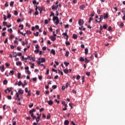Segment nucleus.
<instances>
[{"mask_svg":"<svg viewBox=\"0 0 125 125\" xmlns=\"http://www.w3.org/2000/svg\"><path fill=\"white\" fill-rule=\"evenodd\" d=\"M78 23H79V25H80V26H83V20L82 19H80L79 20Z\"/></svg>","mask_w":125,"mask_h":125,"instance_id":"nucleus-1","label":"nucleus"},{"mask_svg":"<svg viewBox=\"0 0 125 125\" xmlns=\"http://www.w3.org/2000/svg\"><path fill=\"white\" fill-rule=\"evenodd\" d=\"M18 92L19 94H21L22 95V94L24 93V90H22L21 88H20L18 90Z\"/></svg>","mask_w":125,"mask_h":125,"instance_id":"nucleus-2","label":"nucleus"},{"mask_svg":"<svg viewBox=\"0 0 125 125\" xmlns=\"http://www.w3.org/2000/svg\"><path fill=\"white\" fill-rule=\"evenodd\" d=\"M50 39L51 40V41H53V42H54V41L56 40V37H55L53 36H51Z\"/></svg>","mask_w":125,"mask_h":125,"instance_id":"nucleus-3","label":"nucleus"},{"mask_svg":"<svg viewBox=\"0 0 125 125\" xmlns=\"http://www.w3.org/2000/svg\"><path fill=\"white\" fill-rule=\"evenodd\" d=\"M108 15H109V14L108 13H107L106 14H104V19H107V18H108L109 17H108Z\"/></svg>","mask_w":125,"mask_h":125,"instance_id":"nucleus-4","label":"nucleus"},{"mask_svg":"<svg viewBox=\"0 0 125 125\" xmlns=\"http://www.w3.org/2000/svg\"><path fill=\"white\" fill-rule=\"evenodd\" d=\"M34 112H36V109L33 108L32 110L29 111V114H34Z\"/></svg>","mask_w":125,"mask_h":125,"instance_id":"nucleus-5","label":"nucleus"},{"mask_svg":"<svg viewBox=\"0 0 125 125\" xmlns=\"http://www.w3.org/2000/svg\"><path fill=\"white\" fill-rule=\"evenodd\" d=\"M16 65L17 66H22V63L21 62L19 61L16 62Z\"/></svg>","mask_w":125,"mask_h":125,"instance_id":"nucleus-6","label":"nucleus"},{"mask_svg":"<svg viewBox=\"0 0 125 125\" xmlns=\"http://www.w3.org/2000/svg\"><path fill=\"white\" fill-rule=\"evenodd\" d=\"M38 10H39V11H44V7H39L38 8Z\"/></svg>","mask_w":125,"mask_h":125,"instance_id":"nucleus-7","label":"nucleus"},{"mask_svg":"<svg viewBox=\"0 0 125 125\" xmlns=\"http://www.w3.org/2000/svg\"><path fill=\"white\" fill-rule=\"evenodd\" d=\"M29 60H32V61H36V58L35 57H32V56L29 58Z\"/></svg>","mask_w":125,"mask_h":125,"instance_id":"nucleus-8","label":"nucleus"},{"mask_svg":"<svg viewBox=\"0 0 125 125\" xmlns=\"http://www.w3.org/2000/svg\"><path fill=\"white\" fill-rule=\"evenodd\" d=\"M41 63H44V62H45V59L44 58H41Z\"/></svg>","mask_w":125,"mask_h":125,"instance_id":"nucleus-9","label":"nucleus"},{"mask_svg":"<svg viewBox=\"0 0 125 125\" xmlns=\"http://www.w3.org/2000/svg\"><path fill=\"white\" fill-rule=\"evenodd\" d=\"M0 68L1 69V71L2 72H4V65H2V66H0Z\"/></svg>","mask_w":125,"mask_h":125,"instance_id":"nucleus-10","label":"nucleus"},{"mask_svg":"<svg viewBox=\"0 0 125 125\" xmlns=\"http://www.w3.org/2000/svg\"><path fill=\"white\" fill-rule=\"evenodd\" d=\"M41 119L40 115L39 116H38V117L36 118V122L37 124H39V122H40V120Z\"/></svg>","mask_w":125,"mask_h":125,"instance_id":"nucleus-11","label":"nucleus"},{"mask_svg":"<svg viewBox=\"0 0 125 125\" xmlns=\"http://www.w3.org/2000/svg\"><path fill=\"white\" fill-rule=\"evenodd\" d=\"M47 103H48L50 105H52V104H53V101L50 100V101H47Z\"/></svg>","mask_w":125,"mask_h":125,"instance_id":"nucleus-12","label":"nucleus"},{"mask_svg":"<svg viewBox=\"0 0 125 125\" xmlns=\"http://www.w3.org/2000/svg\"><path fill=\"white\" fill-rule=\"evenodd\" d=\"M30 116L31 117H32L33 120H35L37 118V117H36V116H34V114H30Z\"/></svg>","mask_w":125,"mask_h":125,"instance_id":"nucleus-13","label":"nucleus"},{"mask_svg":"<svg viewBox=\"0 0 125 125\" xmlns=\"http://www.w3.org/2000/svg\"><path fill=\"white\" fill-rule=\"evenodd\" d=\"M18 55V54H17V53L15 52H14L13 53V57H17V56Z\"/></svg>","mask_w":125,"mask_h":125,"instance_id":"nucleus-14","label":"nucleus"},{"mask_svg":"<svg viewBox=\"0 0 125 125\" xmlns=\"http://www.w3.org/2000/svg\"><path fill=\"white\" fill-rule=\"evenodd\" d=\"M80 61L81 62H84V59L83 57H81L80 58Z\"/></svg>","mask_w":125,"mask_h":125,"instance_id":"nucleus-15","label":"nucleus"},{"mask_svg":"<svg viewBox=\"0 0 125 125\" xmlns=\"http://www.w3.org/2000/svg\"><path fill=\"white\" fill-rule=\"evenodd\" d=\"M52 10H57V8H56V6L53 5L52 6Z\"/></svg>","mask_w":125,"mask_h":125,"instance_id":"nucleus-16","label":"nucleus"},{"mask_svg":"<svg viewBox=\"0 0 125 125\" xmlns=\"http://www.w3.org/2000/svg\"><path fill=\"white\" fill-rule=\"evenodd\" d=\"M59 22H60V21H59V19H58L56 20V22H55V24L56 25V26H57V25H58V24H59Z\"/></svg>","mask_w":125,"mask_h":125,"instance_id":"nucleus-17","label":"nucleus"},{"mask_svg":"<svg viewBox=\"0 0 125 125\" xmlns=\"http://www.w3.org/2000/svg\"><path fill=\"white\" fill-rule=\"evenodd\" d=\"M84 8H85V6H84V5H82L81 6H80V9L83 10Z\"/></svg>","mask_w":125,"mask_h":125,"instance_id":"nucleus-18","label":"nucleus"},{"mask_svg":"<svg viewBox=\"0 0 125 125\" xmlns=\"http://www.w3.org/2000/svg\"><path fill=\"white\" fill-rule=\"evenodd\" d=\"M59 19L58 17L54 16L53 18V21H55V20H57Z\"/></svg>","mask_w":125,"mask_h":125,"instance_id":"nucleus-19","label":"nucleus"},{"mask_svg":"<svg viewBox=\"0 0 125 125\" xmlns=\"http://www.w3.org/2000/svg\"><path fill=\"white\" fill-rule=\"evenodd\" d=\"M63 72L65 74H68V73H69V70L66 68L63 70Z\"/></svg>","mask_w":125,"mask_h":125,"instance_id":"nucleus-20","label":"nucleus"},{"mask_svg":"<svg viewBox=\"0 0 125 125\" xmlns=\"http://www.w3.org/2000/svg\"><path fill=\"white\" fill-rule=\"evenodd\" d=\"M104 16L103 15H101L99 18V20H100V22L102 21L103 20V18H104Z\"/></svg>","mask_w":125,"mask_h":125,"instance_id":"nucleus-21","label":"nucleus"},{"mask_svg":"<svg viewBox=\"0 0 125 125\" xmlns=\"http://www.w3.org/2000/svg\"><path fill=\"white\" fill-rule=\"evenodd\" d=\"M73 38L75 39V40H77V39H78V36L76 34H73Z\"/></svg>","mask_w":125,"mask_h":125,"instance_id":"nucleus-22","label":"nucleus"},{"mask_svg":"<svg viewBox=\"0 0 125 125\" xmlns=\"http://www.w3.org/2000/svg\"><path fill=\"white\" fill-rule=\"evenodd\" d=\"M64 108H62V110L63 111H66L67 110V107L68 106V105L66 104H64Z\"/></svg>","mask_w":125,"mask_h":125,"instance_id":"nucleus-23","label":"nucleus"},{"mask_svg":"<svg viewBox=\"0 0 125 125\" xmlns=\"http://www.w3.org/2000/svg\"><path fill=\"white\" fill-rule=\"evenodd\" d=\"M51 53H52V54H53V55H55V50H54V49H52L51 51Z\"/></svg>","mask_w":125,"mask_h":125,"instance_id":"nucleus-24","label":"nucleus"},{"mask_svg":"<svg viewBox=\"0 0 125 125\" xmlns=\"http://www.w3.org/2000/svg\"><path fill=\"white\" fill-rule=\"evenodd\" d=\"M64 124L65 125H69V121H68V120H65V121H64Z\"/></svg>","mask_w":125,"mask_h":125,"instance_id":"nucleus-25","label":"nucleus"},{"mask_svg":"<svg viewBox=\"0 0 125 125\" xmlns=\"http://www.w3.org/2000/svg\"><path fill=\"white\" fill-rule=\"evenodd\" d=\"M88 53V49L87 48H85V54H87Z\"/></svg>","mask_w":125,"mask_h":125,"instance_id":"nucleus-26","label":"nucleus"},{"mask_svg":"<svg viewBox=\"0 0 125 125\" xmlns=\"http://www.w3.org/2000/svg\"><path fill=\"white\" fill-rule=\"evenodd\" d=\"M64 65H65L66 67H67V66L68 65H70V63L66 62H64Z\"/></svg>","mask_w":125,"mask_h":125,"instance_id":"nucleus-27","label":"nucleus"},{"mask_svg":"<svg viewBox=\"0 0 125 125\" xmlns=\"http://www.w3.org/2000/svg\"><path fill=\"white\" fill-rule=\"evenodd\" d=\"M26 93H28V94L27 95V97L31 96V90H29Z\"/></svg>","mask_w":125,"mask_h":125,"instance_id":"nucleus-28","label":"nucleus"},{"mask_svg":"<svg viewBox=\"0 0 125 125\" xmlns=\"http://www.w3.org/2000/svg\"><path fill=\"white\" fill-rule=\"evenodd\" d=\"M50 113H48L47 116V120H49L50 119Z\"/></svg>","mask_w":125,"mask_h":125,"instance_id":"nucleus-29","label":"nucleus"},{"mask_svg":"<svg viewBox=\"0 0 125 125\" xmlns=\"http://www.w3.org/2000/svg\"><path fill=\"white\" fill-rule=\"evenodd\" d=\"M69 51H66V52H65V56L66 57H68V56H69Z\"/></svg>","mask_w":125,"mask_h":125,"instance_id":"nucleus-30","label":"nucleus"},{"mask_svg":"<svg viewBox=\"0 0 125 125\" xmlns=\"http://www.w3.org/2000/svg\"><path fill=\"white\" fill-rule=\"evenodd\" d=\"M18 79H21V73H18Z\"/></svg>","mask_w":125,"mask_h":125,"instance_id":"nucleus-31","label":"nucleus"},{"mask_svg":"<svg viewBox=\"0 0 125 125\" xmlns=\"http://www.w3.org/2000/svg\"><path fill=\"white\" fill-rule=\"evenodd\" d=\"M8 32H9V33H10V34H11L12 33V32H13V31L12 30V28L8 29Z\"/></svg>","mask_w":125,"mask_h":125,"instance_id":"nucleus-32","label":"nucleus"},{"mask_svg":"<svg viewBox=\"0 0 125 125\" xmlns=\"http://www.w3.org/2000/svg\"><path fill=\"white\" fill-rule=\"evenodd\" d=\"M21 84H22V82H21V81H20L19 82V83H18V85L19 86H20V85H21Z\"/></svg>","mask_w":125,"mask_h":125,"instance_id":"nucleus-33","label":"nucleus"},{"mask_svg":"<svg viewBox=\"0 0 125 125\" xmlns=\"http://www.w3.org/2000/svg\"><path fill=\"white\" fill-rule=\"evenodd\" d=\"M34 35L35 37H39V32H36V33H34Z\"/></svg>","mask_w":125,"mask_h":125,"instance_id":"nucleus-34","label":"nucleus"},{"mask_svg":"<svg viewBox=\"0 0 125 125\" xmlns=\"http://www.w3.org/2000/svg\"><path fill=\"white\" fill-rule=\"evenodd\" d=\"M91 20H93V18L90 17L88 21V23H91Z\"/></svg>","mask_w":125,"mask_h":125,"instance_id":"nucleus-35","label":"nucleus"},{"mask_svg":"<svg viewBox=\"0 0 125 125\" xmlns=\"http://www.w3.org/2000/svg\"><path fill=\"white\" fill-rule=\"evenodd\" d=\"M7 83H8V82L7 81V80H4L3 83V84H7Z\"/></svg>","mask_w":125,"mask_h":125,"instance_id":"nucleus-36","label":"nucleus"},{"mask_svg":"<svg viewBox=\"0 0 125 125\" xmlns=\"http://www.w3.org/2000/svg\"><path fill=\"white\" fill-rule=\"evenodd\" d=\"M26 34H27V35H31L32 34V32H31V31L27 30L26 31Z\"/></svg>","mask_w":125,"mask_h":125,"instance_id":"nucleus-37","label":"nucleus"},{"mask_svg":"<svg viewBox=\"0 0 125 125\" xmlns=\"http://www.w3.org/2000/svg\"><path fill=\"white\" fill-rule=\"evenodd\" d=\"M52 88H53V89H56V88H57V85H53L52 86Z\"/></svg>","mask_w":125,"mask_h":125,"instance_id":"nucleus-38","label":"nucleus"},{"mask_svg":"<svg viewBox=\"0 0 125 125\" xmlns=\"http://www.w3.org/2000/svg\"><path fill=\"white\" fill-rule=\"evenodd\" d=\"M13 4H14V1H12L10 3V6H13Z\"/></svg>","mask_w":125,"mask_h":125,"instance_id":"nucleus-39","label":"nucleus"},{"mask_svg":"<svg viewBox=\"0 0 125 125\" xmlns=\"http://www.w3.org/2000/svg\"><path fill=\"white\" fill-rule=\"evenodd\" d=\"M122 13L123 14V15H125V8H124L122 9Z\"/></svg>","mask_w":125,"mask_h":125,"instance_id":"nucleus-40","label":"nucleus"},{"mask_svg":"<svg viewBox=\"0 0 125 125\" xmlns=\"http://www.w3.org/2000/svg\"><path fill=\"white\" fill-rule=\"evenodd\" d=\"M65 44L66 45H70L71 43H70V42H69V41H66L65 42Z\"/></svg>","mask_w":125,"mask_h":125,"instance_id":"nucleus-41","label":"nucleus"},{"mask_svg":"<svg viewBox=\"0 0 125 125\" xmlns=\"http://www.w3.org/2000/svg\"><path fill=\"white\" fill-rule=\"evenodd\" d=\"M58 71H59V73H60L62 76H63V71H62L60 70H59Z\"/></svg>","mask_w":125,"mask_h":125,"instance_id":"nucleus-42","label":"nucleus"},{"mask_svg":"<svg viewBox=\"0 0 125 125\" xmlns=\"http://www.w3.org/2000/svg\"><path fill=\"white\" fill-rule=\"evenodd\" d=\"M107 24H104V25H103V27L104 28V29H107Z\"/></svg>","mask_w":125,"mask_h":125,"instance_id":"nucleus-43","label":"nucleus"},{"mask_svg":"<svg viewBox=\"0 0 125 125\" xmlns=\"http://www.w3.org/2000/svg\"><path fill=\"white\" fill-rule=\"evenodd\" d=\"M34 52H35V53H39V52H40V50L39 49H37V50L34 51Z\"/></svg>","mask_w":125,"mask_h":125,"instance_id":"nucleus-44","label":"nucleus"},{"mask_svg":"<svg viewBox=\"0 0 125 125\" xmlns=\"http://www.w3.org/2000/svg\"><path fill=\"white\" fill-rule=\"evenodd\" d=\"M7 98L8 99H9V100H11V99H12V97H11V96H7Z\"/></svg>","mask_w":125,"mask_h":125,"instance_id":"nucleus-45","label":"nucleus"},{"mask_svg":"<svg viewBox=\"0 0 125 125\" xmlns=\"http://www.w3.org/2000/svg\"><path fill=\"white\" fill-rule=\"evenodd\" d=\"M88 62H89V61H88V60H87V58H85V62L87 63H88Z\"/></svg>","mask_w":125,"mask_h":125,"instance_id":"nucleus-46","label":"nucleus"},{"mask_svg":"<svg viewBox=\"0 0 125 125\" xmlns=\"http://www.w3.org/2000/svg\"><path fill=\"white\" fill-rule=\"evenodd\" d=\"M80 79H81V76L77 75V78H76V80H77V81H79V80H80Z\"/></svg>","mask_w":125,"mask_h":125,"instance_id":"nucleus-47","label":"nucleus"},{"mask_svg":"<svg viewBox=\"0 0 125 125\" xmlns=\"http://www.w3.org/2000/svg\"><path fill=\"white\" fill-rule=\"evenodd\" d=\"M31 56H32V55L27 56V57L24 59L25 60H28V59H29V58H31Z\"/></svg>","mask_w":125,"mask_h":125,"instance_id":"nucleus-48","label":"nucleus"},{"mask_svg":"<svg viewBox=\"0 0 125 125\" xmlns=\"http://www.w3.org/2000/svg\"><path fill=\"white\" fill-rule=\"evenodd\" d=\"M3 26H7V22H6V21H4L3 22Z\"/></svg>","mask_w":125,"mask_h":125,"instance_id":"nucleus-49","label":"nucleus"},{"mask_svg":"<svg viewBox=\"0 0 125 125\" xmlns=\"http://www.w3.org/2000/svg\"><path fill=\"white\" fill-rule=\"evenodd\" d=\"M25 72H26L28 74V75H31V72L29 70L25 71Z\"/></svg>","mask_w":125,"mask_h":125,"instance_id":"nucleus-50","label":"nucleus"},{"mask_svg":"<svg viewBox=\"0 0 125 125\" xmlns=\"http://www.w3.org/2000/svg\"><path fill=\"white\" fill-rule=\"evenodd\" d=\"M62 36H64V37H66L68 36V35L67 34V33H62Z\"/></svg>","mask_w":125,"mask_h":125,"instance_id":"nucleus-51","label":"nucleus"},{"mask_svg":"<svg viewBox=\"0 0 125 125\" xmlns=\"http://www.w3.org/2000/svg\"><path fill=\"white\" fill-rule=\"evenodd\" d=\"M69 106L71 107V108L73 109V104L69 103Z\"/></svg>","mask_w":125,"mask_h":125,"instance_id":"nucleus-52","label":"nucleus"},{"mask_svg":"<svg viewBox=\"0 0 125 125\" xmlns=\"http://www.w3.org/2000/svg\"><path fill=\"white\" fill-rule=\"evenodd\" d=\"M82 83H84V76H83L82 78Z\"/></svg>","mask_w":125,"mask_h":125,"instance_id":"nucleus-53","label":"nucleus"},{"mask_svg":"<svg viewBox=\"0 0 125 125\" xmlns=\"http://www.w3.org/2000/svg\"><path fill=\"white\" fill-rule=\"evenodd\" d=\"M14 15H18V12H17V11H14Z\"/></svg>","mask_w":125,"mask_h":125,"instance_id":"nucleus-54","label":"nucleus"},{"mask_svg":"<svg viewBox=\"0 0 125 125\" xmlns=\"http://www.w3.org/2000/svg\"><path fill=\"white\" fill-rule=\"evenodd\" d=\"M3 19L4 21H6V16L5 15H3Z\"/></svg>","mask_w":125,"mask_h":125,"instance_id":"nucleus-55","label":"nucleus"},{"mask_svg":"<svg viewBox=\"0 0 125 125\" xmlns=\"http://www.w3.org/2000/svg\"><path fill=\"white\" fill-rule=\"evenodd\" d=\"M36 49H39V48H40V45H39V44H37L36 47H35Z\"/></svg>","mask_w":125,"mask_h":125,"instance_id":"nucleus-56","label":"nucleus"},{"mask_svg":"<svg viewBox=\"0 0 125 125\" xmlns=\"http://www.w3.org/2000/svg\"><path fill=\"white\" fill-rule=\"evenodd\" d=\"M35 28H36L37 30H39V29H40V26L37 25L35 26Z\"/></svg>","mask_w":125,"mask_h":125,"instance_id":"nucleus-57","label":"nucleus"},{"mask_svg":"<svg viewBox=\"0 0 125 125\" xmlns=\"http://www.w3.org/2000/svg\"><path fill=\"white\" fill-rule=\"evenodd\" d=\"M48 23V21L47 20H45L44 21V24H46Z\"/></svg>","mask_w":125,"mask_h":125,"instance_id":"nucleus-58","label":"nucleus"},{"mask_svg":"<svg viewBox=\"0 0 125 125\" xmlns=\"http://www.w3.org/2000/svg\"><path fill=\"white\" fill-rule=\"evenodd\" d=\"M11 17V14H8L7 16V18L10 19Z\"/></svg>","mask_w":125,"mask_h":125,"instance_id":"nucleus-59","label":"nucleus"},{"mask_svg":"<svg viewBox=\"0 0 125 125\" xmlns=\"http://www.w3.org/2000/svg\"><path fill=\"white\" fill-rule=\"evenodd\" d=\"M124 23L123 22H121L120 23V27H124Z\"/></svg>","mask_w":125,"mask_h":125,"instance_id":"nucleus-60","label":"nucleus"},{"mask_svg":"<svg viewBox=\"0 0 125 125\" xmlns=\"http://www.w3.org/2000/svg\"><path fill=\"white\" fill-rule=\"evenodd\" d=\"M35 15H39V12H38V11H36L35 13H34Z\"/></svg>","mask_w":125,"mask_h":125,"instance_id":"nucleus-61","label":"nucleus"},{"mask_svg":"<svg viewBox=\"0 0 125 125\" xmlns=\"http://www.w3.org/2000/svg\"><path fill=\"white\" fill-rule=\"evenodd\" d=\"M107 30L108 31H112V27L109 26Z\"/></svg>","mask_w":125,"mask_h":125,"instance_id":"nucleus-62","label":"nucleus"},{"mask_svg":"<svg viewBox=\"0 0 125 125\" xmlns=\"http://www.w3.org/2000/svg\"><path fill=\"white\" fill-rule=\"evenodd\" d=\"M34 106V104H31L29 105V108H32Z\"/></svg>","mask_w":125,"mask_h":125,"instance_id":"nucleus-63","label":"nucleus"},{"mask_svg":"<svg viewBox=\"0 0 125 125\" xmlns=\"http://www.w3.org/2000/svg\"><path fill=\"white\" fill-rule=\"evenodd\" d=\"M123 20H124L125 21V14H124V16L122 18Z\"/></svg>","mask_w":125,"mask_h":125,"instance_id":"nucleus-64","label":"nucleus"}]
</instances>
